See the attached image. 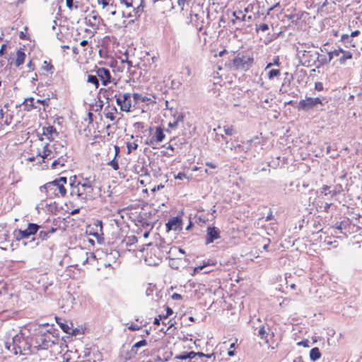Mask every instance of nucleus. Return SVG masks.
Here are the masks:
<instances>
[{
	"label": "nucleus",
	"instance_id": "nucleus-33",
	"mask_svg": "<svg viewBox=\"0 0 362 362\" xmlns=\"http://www.w3.org/2000/svg\"><path fill=\"white\" fill-rule=\"evenodd\" d=\"M59 325L61 329L66 333L69 334L70 332L72 330L73 332H74V330H73L67 324L64 322H58Z\"/></svg>",
	"mask_w": 362,
	"mask_h": 362
},
{
	"label": "nucleus",
	"instance_id": "nucleus-42",
	"mask_svg": "<svg viewBox=\"0 0 362 362\" xmlns=\"http://www.w3.org/2000/svg\"><path fill=\"white\" fill-rule=\"evenodd\" d=\"M197 223L200 226H202L203 224L206 223V221L208 220L205 216H203L202 215L197 216Z\"/></svg>",
	"mask_w": 362,
	"mask_h": 362
},
{
	"label": "nucleus",
	"instance_id": "nucleus-43",
	"mask_svg": "<svg viewBox=\"0 0 362 362\" xmlns=\"http://www.w3.org/2000/svg\"><path fill=\"white\" fill-rule=\"evenodd\" d=\"M138 148V144L136 143L127 144L128 153H131L132 150H136Z\"/></svg>",
	"mask_w": 362,
	"mask_h": 362
},
{
	"label": "nucleus",
	"instance_id": "nucleus-55",
	"mask_svg": "<svg viewBox=\"0 0 362 362\" xmlns=\"http://www.w3.org/2000/svg\"><path fill=\"white\" fill-rule=\"evenodd\" d=\"M186 177V175L184 173H179L177 175H175L176 180H183Z\"/></svg>",
	"mask_w": 362,
	"mask_h": 362
},
{
	"label": "nucleus",
	"instance_id": "nucleus-46",
	"mask_svg": "<svg viewBox=\"0 0 362 362\" xmlns=\"http://www.w3.org/2000/svg\"><path fill=\"white\" fill-rule=\"evenodd\" d=\"M59 184L62 183L63 186L67 183V178L66 177H60L59 178L55 179Z\"/></svg>",
	"mask_w": 362,
	"mask_h": 362
},
{
	"label": "nucleus",
	"instance_id": "nucleus-61",
	"mask_svg": "<svg viewBox=\"0 0 362 362\" xmlns=\"http://www.w3.org/2000/svg\"><path fill=\"white\" fill-rule=\"evenodd\" d=\"M172 298L173 300H181L182 296L179 293H175L172 295Z\"/></svg>",
	"mask_w": 362,
	"mask_h": 362
},
{
	"label": "nucleus",
	"instance_id": "nucleus-24",
	"mask_svg": "<svg viewBox=\"0 0 362 362\" xmlns=\"http://www.w3.org/2000/svg\"><path fill=\"white\" fill-rule=\"evenodd\" d=\"M143 1V0H141V3L137 6H134V5L132 6L133 8L134 16L136 18H139L144 12V6Z\"/></svg>",
	"mask_w": 362,
	"mask_h": 362
},
{
	"label": "nucleus",
	"instance_id": "nucleus-6",
	"mask_svg": "<svg viewBox=\"0 0 362 362\" xmlns=\"http://www.w3.org/2000/svg\"><path fill=\"white\" fill-rule=\"evenodd\" d=\"M328 100L326 98H311L306 97L304 100H300L298 103L297 108L300 110H303L305 112H309L311 110L317 107L318 105H324L327 103Z\"/></svg>",
	"mask_w": 362,
	"mask_h": 362
},
{
	"label": "nucleus",
	"instance_id": "nucleus-34",
	"mask_svg": "<svg viewBox=\"0 0 362 362\" xmlns=\"http://www.w3.org/2000/svg\"><path fill=\"white\" fill-rule=\"evenodd\" d=\"M317 62L319 63L318 65H315L317 68L320 67V66H321V65H324V64L329 63V61H327V57L325 56L320 55V57L317 60Z\"/></svg>",
	"mask_w": 362,
	"mask_h": 362
},
{
	"label": "nucleus",
	"instance_id": "nucleus-58",
	"mask_svg": "<svg viewBox=\"0 0 362 362\" xmlns=\"http://www.w3.org/2000/svg\"><path fill=\"white\" fill-rule=\"evenodd\" d=\"M332 52L334 57H338L341 54V52H342V48L339 47L337 49H334V51Z\"/></svg>",
	"mask_w": 362,
	"mask_h": 362
},
{
	"label": "nucleus",
	"instance_id": "nucleus-57",
	"mask_svg": "<svg viewBox=\"0 0 362 362\" xmlns=\"http://www.w3.org/2000/svg\"><path fill=\"white\" fill-rule=\"evenodd\" d=\"M128 329L131 331H136L139 330L141 329V327L132 324L130 326L128 327Z\"/></svg>",
	"mask_w": 362,
	"mask_h": 362
},
{
	"label": "nucleus",
	"instance_id": "nucleus-53",
	"mask_svg": "<svg viewBox=\"0 0 362 362\" xmlns=\"http://www.w3.org/2000/svg\"><path fill=\"white\" fill-rule=\"evenodd\" d=\"M121 3L122 4H124L127 8L130 7V6H133V1L132 0L131 1H129V0H120Z\"/></svg>",
	"mask_w": 362,
	"mask_h": 362
},
{
	"label": "nucleus",
	"instance_id": "nucleus-38",
	"mask_svg": "<svg viewBox=\"0 0 362 362\" xmlns=\"http://www.w3.org/2000/svg\"><path fill=\"white\" fill-rule=\"evenodd\" d=\"M108 165H110L114 170H117L119 169L118 162L116 160V158H114L112 160L108 163Z\"/></svg>",
	"mask_w": 362,
	"mask_h": 362
},
{
	"label": "nucleus",
	"instance_id": "nucleus-23",
	"mask_svg": "<svg viewBox=\"0 0 362 362\" xmlns=\"http://www.w3.org/2000/svg\"><path fill=\"white\" fill-rule=\"evenodd\" d=\"M25 52L22 49H18L16 52L15 65L18 67L22 65L25 62Z\"/></svg>",
	"mask_w": 362,
	"mask_h": 362
},
{
	"label": "nucleus",
	"instance_id": "nucleus-3",
	"mask_svg": "<svg viewBox=\"0 0 362 362\" xmlns=\"http://www.w3.org/2000/svg\"><path fill=\"white\" fill-rule=\"evenodd\" d=\"M93 185H90L89 184H81V182H78L76 185H74L73 189L70 190V196H76L83 203H86L87 200H93L95 199L93 194Z\"/></svg>",
	"mask_w": 362,
	"mask_h": 362
},
{
	"label": "nucleus",
	"instance_id": "nucleus-54",
	"mask_svg": "<svg viewBox=\"0 0 362 362\" xmlns=\"http://www.w3.org/2000/svg\"><path fill=\"white\" fill-rule=\"evenodd\" d=\"M153 288L150 284L146 290V294L147 296H150L153 295Z\"/></svg>",
	"mask_w": 362,
	"mask_h": 362
},
{
	"label": "nucleus",
	"instance_id": "nucleus-4",
	"mask_svg": "<svg viewBox=\"0 0 362 362\" xmlns=\"http://www.w3.org/2000/svg\"><path fill=\"white\" fill-rule=\"evenodd\" d=\"M40 189L42 192H45L47 197L49 199L64 197L67 193L65 186H63L62 183L59 184L54 180L46 183L40 187Z\"/></svg>",
	"mask_w": 362,
	"mask_h": 362
},
{
	"label": "nucleus",
	"instance_id": "nucleus-15",
	"mask_svg": "<svg viewBox=\"0 0 362 362\" xmlns=\"http://www.w3.org/2000/svg\"><path fill=\"white\" fill-rule=\"evenodd\" d=\"M147 345V341L145 339H142L136 343H135L132 346L129 352L127 354L125 357L126 360H129L134 356H135L137 354V349L141 346H144Z\"/></svg>",
	"mask_w": 362,
	"mask_h": 362
},
{
	"label": "nucleus",
	"instance_id": "nucleus-41",
	"mask_svg": "<svg viewBox=\"0 0 362 362\" xmlns=\"http://www.w3.org/2000/svg\"><path fill=\"white\" fill-rule=\"evenodd\" d=\"M36 103L41 104L43 106H48L49 103V98H47L43 100L38 99L36 100Z\"/></svg>",
	"mask_w": 362,
	"mask_h": 362
},
{
	"label": "nucleus",
	"instance_id": "nucleus-19",
	"mask_svg": "<svg viewBox=\"0 0 362 362\" xmlns=\"http://www.w3.org/2000/svg\"><path fill=\"white\" fill-rule=\"evenodd\" d=\"M119 257V252L117 250L106 249V259L108 262V266H110V262H115Z\"/></svg>",
	"mask_w": 362,
	"mask_h": 362
},
{
	"label": "nucleus",
	"instance_id": "nucleus-56",
	"mask_svg": "<svg viewBox=\"0 0 362 362\" xmlns=\"http://www.w3.org/2000/svg\"><path fill=\"white\" fill-rule=\"evenodd\" d=\"M163 187H164V185H163V184H160V185H157V186L153 187V189H151V191H152L153 192H157V191L160 190V189H163Z\"/></svg>",
	"mask_w": 362,
	"mask_h": 362
},
{
	"label": "nucleus",
	"instance_id": "nucleus-51",
	"mask_svg": "<svg viewBox=\"0 0 362 362\" xmlns=\"http://www.w3.org/2000/svg\"><path fill=\"white\" fill-rule=\"evenodd\" d=\"M95 182V179L91 180L90 177L86 178L83 180V182H81V184H89L90 185H93Z\"/></svg>",
	"mask_w": 362,
	"mask_h": 362
},
{
	"label": "nucleus",
	"instance_id": "nucleus-39",
	"mask_svg": "<svg viewBox=\"0 0 362 362\" xmlns=\"http://www.w3.org/2000/svg\"><path fill=\"white\" fill-rule=\"evenodd\" d=\"M269 30V25L267 23H262L259 25V27L256 28L257 32L261 30L262 32H265Z\"/></svg>",
	"mask_w": 362,
	"mask_h": 362
},
{
	"label": "nucleus",
	"instance_id": "nucleus-37",
	"mask_svg": "<svg viewBox=\"0 0 362 362\" xmlns=\"http://www.w3.org/2000/svg\"><path fill=\"white\" fill-rule=\"evenodd\" d=\"M224 132L226 135L231 136L235 134V130L233 126H225Z\"/></svg>",
	"mask_w": 362,
	"mask_h": 362
},
{
	"label": "nucleus",
	"instance_id": "nucleus-29",
	"mask_svg": "<svg viewBox=\"0 0 362 362\" xmlns=\"http://www.w3.org/2000/svg\"><path fill=\"white\" fill-rule=\"evenodd\" d=\"M257 336L259 337L262 339H264L266 342H268L269 333L266 331L264 326L259 328Z\"/></svg>",
	"mask_w": 362,
	"mask_h": 362
},
{
	"label": "nucleus",
	"instance_id": "nucleus-16",
	"mask_svg": "<svg viewBox=\"0 0 362 362\" xmlns=\"http://www.w3.org/2000/svg\"><path fill=\"white\" fill-rule=\"evenodd\" d=\"M54 158L55 160L52 163V168L53 169H58L59 166L64 167L66 166V163L69 162V157L67 156V154L59 155Z\"/></svg>",
	"mask_w": 362,
	"mask_h": 362
},
{
	"label": "nucleus",
	"instance_id": "nucleus-13",
	"mask_svg": "<svg viewBox=\"0 0 362 362\" xmlns=\"http://www.w3.org/2000/svg\"><path fill=\"white\" fill-rule=\"evenodd\" d=\"M165 136L163 129L160 127H156L153 136L149 139V141H146V144L154 148V145L163 141Z\"/></svg>",
	"mask_w": 362,
	"mask_h": 362
},
{
	"label": "nucleus",
	"instance_id": "nucleus-27",
	"mask_svg": "<svg viewBox=\"0 0 362 362\" xmlns=\"http://www.w3.org/2000/svg\"><path fill=\"white\" fill-rule=\"evenodd\" d=\"M321 356V353L317 347L313 348L310 351V358L313 361L318 360Z\"/></svg>",
	"mask_w": 362,
	"mask_h": 362
},
{
	"label": "nucleus",
	"instance_id": "nucleus-50",
	"mask_svg": "<svg viewBox=\"0 0 362 362\" xmlns=\"http://www.w3.org/2000/svg\"><path fill=\"white\" fill-rule=\"evenodd\" d=\"M309 341L308 339L300 341L297 343V345L298 346H303L304 347H308L309 346Z\"/></svg>",
	"mask_w": 362,
	"mask_h": 362
},
{
	"label": "nucleus",
	"instance_id": "nucleus-26",
	"mask_svg": "<svg viewBox=\"0 0 362 362\" xmlns=\"http://www.w3.org/2000/svg\"><path fill=\"white\" fill-rule=\"evenodd\" d=\"M330 187L327 185H323L321 188V194L325 196L330 195L332 197L336 196L338 194V192L336 189L331 190L329 189Z\"/></svg>",
	"mask_w": 362,
	"mask_h": 362
},
{
	"label": "nucleus",
	"instance_id": "nucleus-44",
	"mask_svg": "<svg viewBox=\"0 0 362 362\" xmlns=\"http://www.w3.org/2000/svg\"><path fill=\"white\" fill-rule=\"evenodd\" d=\"M78 182V181L76 180V176H72L69 178V185H70L71 189H73L74 185H76Z\"/></svg>",
	"mask_w": 362,
	"mask_h": 362
},
{
	"label": "nucleus",
	"instance_id": "nucleus-32",
	"mask_svg": "<svg viewBox=\"0 0 362 362\" xmlns=\"http://www.w3.org/2000/svg\"><path fill=\"white\" fill-rule=\"evenodd\" d=\"M280 75V70L279 69H271L268 73V78L271 80L273 79L274 77H276Z\"/></svg>",
	"mask_w": 362,
	"mask_h": 362
},
{
	"label": "nucleus",
	"instance_id": "nucleus-10",
	"mask_svg": "<svg viewBox=\"0 0 362 362\" xmlns=\"http://www.w3.org/2000/svg\"><path fill=\"white\" fill-rule=\"evenodd\" d=\"M219 238H221V230L219 228L214 226H209L206 228L205 244L209 245Z\"/></svg>",
	"mask_w": 362,
	"mask_h": 362
},
{
	"label": "nucleus",
	"instance_id": "nucleus-60",
	"mask_svg": "<svg viewBox=\"0 0 362 362\" xmlns=\"http://www.w3.org/2000/svg\"><path fill=\"white\" fill-rule=\"evenodd\" d=\"M74 0H66V6L69 9H71L73 8V6H74Z\"/></svg>",
	"mask_w": 362,
	"mask_h": 362
},
{
	"label": "nucleus",
	"instance_id": "nucleus-9",
	"mask_svg": "<svg viewBox=\"0 0 362 362\" xmlns=\"http://www.w3.org/2000/svg\"><path fill=\"white\" fill-rule=\"evenodd\" d=\"M116 103L121 111L130 112L132 105V94L129 93H119L115 95Z\"/></svg>",
	"mask_w": 362,
	"mask_h": 362
},
{
	"label": "nucleus",
	"instance_id": "nucleus-45",
	"mask_svg": "<svg viewBox=\"0 0 362 362\" xmlns=\"http://www.w3.org/2000/svg\"><path fill=\"white\" fill-rule=\"evenodd\" d=\"M175 122L178 124L179 122H182L184 121V115L182 113H179L177 115H175Z\"/></svg>",
	"mask_w": 362,
	"mask_h": 362
},
{
	"label": "nucleus",
	"instance_id": "nucleus-52",
	"mask_svg": "<svg viewBox=\"0 0 362 362\" xmlns=\"http://www.w3.org/2000/svg\"><path fill=\"white\" fill-rule=\"evenodd\" d=\"M188 357L189 356H187V352H184L181 354L177 356L175 358L177 359H180V360H186V359H188Z\"/></svg>",
	"mask_w": 362,
	"mask_h": 362
},
{
	"label": "nucleus",
	"instance_id": "nucleus-12",
	"mask_svg": "<svg viewBox=\"0 0 362 362\" xmlns=\"http://www.w3.org/2000/svg\"><path fill=\"white\" fill-rule=\"evenodd\" d=\"M95 73L97 76L102 81V84L103 86H107L108 83L111 82L112 76L110 74V71L107 68H98L95 70Z\"/></svg>",
	"mask_w": 362,
	"mask_h": 362
},
{
	"label": "nucleus",
	"instance_id": "nucleus-2",
	"mask_svg": "<svg viewBox=\"0 0 362 362\" xmlns=\"http://www.w3.org/2000/svg\"><path fill=\"white\" fill-rule=\"evenodd\" d=\"M5 346L8 350L13 351L15 354H25V351H30L33 352V345L30 344V338H25V334L21 332L12 339V342L6 341Z\"/></svg>",
	"mask_w": 362,
	"mask_h": 362
},
{
	"label": "nucleus",
	"instance_id": "nucleus-20",
	"mask_svg": "<svg viewBox=\"0 0 362 362\" xmlns=\"http://www.w3.org/2000/svg\"><path fill=\"white\" fill-rule=\"evenodd\" d=\"M117 112V109L113 106H107L105 108V116L107 119H110L111 121H114L115 119V113Z\"/></svg>",
	"mask_w": 362,
	"mask_h": 362
},
{
	"label": "nucleus",
	"instance_id": "nucleus-17",
	"mask_svg": "<svg viewBox=\"0 0 362 362\" xmlns=\"http://www.w3.org/2000/svg\"><path fill=\"white\" fill-rule=\"evenodd\" d=\"M52 148L54 151L53 158L57 157L59 155L67 154L66 147L62 142L56 141L52 145Z\"/></svg>",
	"mask_w": 362,
	"mask_h": 362
},
{
	"label": "nucleus",
	"instance_id": "nucleus-28",
	"mask_svg": "<svg viewBox=\"0 0 362 362\" xmlns=\"http://www.w3.org/2000/svg\"><path fill=\"white\" fill-rule=\"evenodd\" d=\"M24 105H25L26 110H28V111H30L34 108L35 109L37 108V106L35 104L33 98H30L25 99L24 101Z\"/></svg>",
	"mask_w": 362,
	"mask_h": 362
},
{
	"label": "nucleus",
	"instance_id": "nucleus-18",
	"mask_svg": "<svg viewBox=\"0 0 362 362\" xmlns=\"http://www.w3.org/2000/svg\"><path fill=\"white\" fill-rule=\"evenodd\" d=\"M42 135L45 136L49 141H53V135H58V132L53 126L44 127L42 128Z\"/></svg>",
	"mask_w": 362,
	"mask_h": 362
},
{
	"label": "nucleus",
	"instance_id": "nucleus-5",
	"mask_svg": "<svg viewBox=\"0 0 362 362\" xmlns=\"http://www.w3.org/2000/svg\"><path fill=\"white\" fill-rule=\"evenodd\" d=\"M44 228L45 227L41 225L35 223H29L25 229H16L13 234L17 241H22V243L27 242L26 240H31L35 235H37L40 229Z\"/></svg>",
	"mask_w": 362,
	"mask_h": 362
},
{
	"label": "nucleus",
	"instance_id": "nucleus-40",
	"mask_svg": "<svg viewBox=\"0 0 362 362\" xmlns=\"http://www.w3.org/2000/svg\"><path fill=\"white\" fill-rule=\"evenodd\" d=\"M132 98H133L135 104L138 103L139 100H141L142 96L141 94L134 93L132 95Z\"/></svg>",
	"mask_w": 362,
	"mask_h": 362
},
{
	"label": "nucleus",
	"instance_id": "nucleus-35",
	"mask_svg": "<svg viewBox=\"0 0 362 362\" xmlns=\"http://www.w3.org/2000/svg\"><path fill=\"white\" fill-rule=\"evenodd\" d=\"M90 234L97 238L98 243L101 244L103 243L104 238L102 237L103 234H101L100 231L98 232V230H96V231L90 233Z\"/></svg>",
	"mask_w": 362,
	"mask_h": 362
},
{
	"label": "nucleus",
	"instance_id": "nucleus-48",
	"mask_svg": "<svg viewBox=\"0 0 362 362\" xmlns=\"http://www.w3.org/2000/svg\"><path fill=\"white\" fill-rule=\"evenodd\" d=\"M95 227H96V230H98V228L99 229V231L101 233V234H103V222L101 221H97V222L95 223Z\"/></svg>",
	"mask_w": 362,
	"mask_h": 362
},
{
	"label": "nucleus",
	"instance_id": "nucleus-36",
	"mask_svg": "<svg viewBox=\"0 0 362 362\" xmlns=\"http://www.w3.org/2000/svg\"><path fill=\"white\" fill-rule=\"evenodd\" d=\"M347 226V223L346 221H341L340 223H337L335 225V228L340 230V233H342V230L346 228Z\"/></svg>",
	"mask_w": 362,
	"mask_h": 362
},
{
	"label": "nucleus",
	"instance_id": "nucleus-63",
	"mask_svg": "<svg viewBox=\"0 0 362 362\" xmlns=\"http://www.w3.org/2000/svg\"><path fill=\"white\" fill-rule=\"evenodd\" d=\"M6 47H7V46H6V44H3V45H1V49H0V56H1V55H3V54H4V52H5V51H6Z\"/></svg>",
	"mask_w": 362,
	"mask_h": 362
},
{
	"label": "nucleus",
	"instance_id": "nucleus-62",
	"mask_svg": "<svg viewBox=\"0 0 362 362\" xmlns=\"http://www.w3.org/2000/svg\"><path fill=\"white\" fill-rule=\"evenodd\" d=\"M187 356H189L188 359H192V358H194L195 356L197 355V353H195L194 351H189V352H187Z\"/></svg>",
	"mask_w": 362,
	"mask_h": 362
},
{
	"label": "nucleus",
	"instance_id": "nucleus-21",
	"mask_svg": "<svg viewBox=\"0 0 362 362\" xmlns=\"http://www.w3.org/2000/svg\"><path fill=\"white\" fill-rule=\"evenodd\" d=\"M54 151L52 147L50 148L49 144H46L45 146L43 147V154L42 155L40 152L37 153V156H41L43 159V160L48 158L49 156H52L53 158Z\"/></svg>",
	"mask_w": 362,
	"mask_h": 362
},
{
	"label": "nucleus",
	"instance_id": "nucleus-7",
	"mask_svg": "<svg viewBox=\"0 0 362 362\" xmlns=\"http://www.w3.org/2000/svg\"><path fill=\"white\" fill-rule=\"evenodd\" d=\"M253 61L254 59L252 57L238 53L232 60L231 68L233 70L247 71L252 66Z\"/></svg>",
	"mask_w": 362,
	"mask_h": 362
},
{
	"label": "nucleus",
	"instance_id": "nucleus-25",
	"mask_svg": "<svg viewBox=\"0 0 362 362\" xmlns=\"http://www.w3.org/2000/svg\"><path fill=\"white\" fill-rule=\"evenodd\" d=\"M342 56L339 58V62L340 64H345L347 59H352V53L349 51H346L342 49V52H341Z\"/></svg>",
	"mask_w": 362,
	"mask_h": 362
},
{
	"label": "nucleus",
	"instance_id": "nucleus-64",
	"mask_svg": "<svg viewBox=\"0 0 362 362\" xmlns=\"http://www.w3.org/2000/svg\"><path fill=\"white\" fill-rule=\"evenodd\" d=\"M185 2H186V0H177V4L179 6L181 7L182 10L184 9V6H185Z\"/></svg>",
	"mask_w": 362,
	"mask_h": 362
},
{
	"label": "nucleus",
	"instance_id": "nucleus-1",
	"mask_svg": "<svg viewBox=\"0 0 362 362\" xmlns=\"http://www.w3.org/2000/svg\"><path fill=\"white\" fill-rule=\"evenodd\" d=\"M48 324H33L29 325L30 334V344L33 349L37 351L47 349L55 344L57 338L52 332L47 329Z\"/></svg>",
	"mask_w": 362,
	"mask_h": 362
},
{
	"label": "nucleus",
	"instance_id": "nucleus-30",
	"mask_svg": "<svg viewBox=\"0 0 362 362\" xmlns=\"http://www.w3.org/2000/svg\"><path fill=\"white\" fill-rule=\"evenodd\" d=\"M107 12H110L112 16H115L117 13L116 11V4H115V1L112 0L109 3V6L105 8Z\"/></svg>",
	"mask_w": 362,
	"mask_h": 362
},
{
	"label": "nucleus",
	"instance_id": "nucleus-22",
	"mask_svg": "<svg viewBox=\"0 0 362 362\" xmlns=\"http://www.w3.org/2000/svg\"><path fill=\"white\" fill-rule=\"evenodd\" d=\"M341 41L344 43L346 47H355V43L353 41L351 36L348 34H344L341 37Z\"/></svg>",
	"mask_w": 362,
	"mask_h": 362
},
{
	"label": "nucleus",
	"instance_id": "nucleus-47",
	"mask_svg": "<svg viewBox=\"0 0 362 362\" xmlns=\"http://www.w3.org/2000/svg\"><path fill=\"white\" fill-rule=\"evenodd\" d=\"M315 89L318 91H322L324 89L323 84L321 82H315Z\"/></svg>",
	"mask_w": 362,
	"mask_h": 362
},
{
	"label": "nucleus",
	"instance_id": "nucleus-31",
	"mask_svg": "<svg viewBox=\"0 0 362 362\" xmlns=\"http://www.w3.org/2000/svg\"><path fill=\"white\" fill-rule=\"evenodd\" d=\"M87 81L88 83H93V85H95L96 88H98V86H99V81H98V79L96 76L88 75V78H87Z\"/></svg>",
	"mask_w": 362,
	"mask_h": 362
},
{
	"label": "nucleus",
	"instance_id": "nucleus-8",
	"mask_svg": "<svg viewBox=\"0 0 362 362\" xmlns=\"http://www.w3.org/2000/svg\"><path fill=\"white\" fill-rule=\"evenodd\" d=\"M56 230L57 228H51L49 230H44L43 228H41L37 235H35L28 242H23V245L25 247L30 246L31 247H37L41 242L47 240L49 238V234L54 233Z\"/></svg>",
	"mask_w": 362,
	"mask_h": 362
},
{
	"label": "nucleus",
	"instance_id": "nucleus-11",
	"mask_svg": "<svg viewBox=\"0 0 362 362\" xmlns=\"http://www.w3.org/2000/svg\"><path fill=\"white\" fill-rule=\"evenodd\" d=\"M303 57L305 59L303 64L306 66H312L316 65L320 54L317 52L304 51Z\"/></svg>",
	"mask_w": 362,
	"mask_h": 362
},
{
	"label": "nucleus",
	"instance_id": "nucleus-49",
	"mask_svg": "<svg viewBox=\"0 0 362 362\" xmlns=\"http://www.w3.org/2000/svg\"><path fill=\"white\" fill-rule=\"evenodd\" d=\"M44 64L45 66L43 68L47 71H51L54 68L53 66L51 64L48 63L47 61L44 62Z\"/></svg>",
	"mask_w": 362,
	"mask_h": 362
},
{
	"label": "nucleus",
	"instance_id": "nucleus-14",
	"mask_svg": "<svg viewBox=\"0 0 362 362\" xmlns=\"http://www.w3.org/2000/svg\"><path fill=\"white\" fill-rule=\"evenodd\" d=\"M182 221L179 216L170 218L165 223L167 231L170 230H181Z\"/></svg>",
	"mask_w": 362,
	"mask_h": 362
},
{
	"label": "nucleus",
	"instance_id": "nucleus-59",
	"mask_svg": "<svg viewBox=\"0 0 362 362\" xmlns=\"http://www.w3.org/2000/svg\"><path fill=\"white\" fill-rule=\"evenodd\" d=\"M206 265H209V263H207L206 264H204L202 266H198V267H195L194 269V272L195 273V272H198L199 271H202L204 268L206 267Z\"/></svg>",
	"mask_w": 362,
	"mask_h": 362
}]
</instances>
